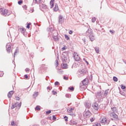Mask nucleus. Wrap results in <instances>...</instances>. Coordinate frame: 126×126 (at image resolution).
Instances as JSON below:
<instances>
[{
    "label": "nucleus",
    "instance_id": "obj_1",
    "mask_svg": "<svg viewBox=\"0 0 126 126\" xmlns=\"http://www.w3.org/2000/svg\"><path fill=\"white\" fill-rule=\"evenodd\" d=\"M104 91H100L95 94L96 97L97 98L98 102L102 101L103 98H104Z\"/></svg>",
    "mask_w": 126,
    "mask_h": 126
},
{
    "label": "nucleus",
    "instance_id": "obj_2",
    "mask_svg": "<svg viewBox=\"0 0 126 126\" xmlns=\"http://www.w3.org/2000/svg\"><path fill=\"white\" fill-rule=\"evenodd\" d=\"M88 84V79H85L82 81V84H80V90L81 91H84L85 90V86Z\"/></svg>",
    "mask_w": 126,
    "mask_h": 126
},
{
    "label": "nucleus",
    "instance_id": "obj_3",
    "mask_svg": "<svg viewBox=\"0 0 126 126\" xmlns=\"http://www.w3.org/2000/svg\"><path fill=\"white\" fill-rule=\"evenodd\" d=\"M87 72V71H86V70L85 69H81L79 70L78 71V77H82V76H84V75L86 74Z\"/></svg>",
    "mask_w": 126,
    "mask_h": 126
},
{
    "label": "nucleus",
    "instance_id": "obj_4",
    "mask_svg": "<svg viewBox=\"0 0 126 126\" xmlns=\"http://www.w3.org/2000/svg\"><path fill=\"white\" fill-rule=\"evenodd\" d=\"M52 36H53V38L54 41L57 42V41L59 40V37H58V32H57V31H53L52 32H50L49 34H52Z\"/></svg>",
    "mask_w": 126,
    "mask_h": 126
},
{
    "label": "nucleus",
    "instance_id": "obj_5",
    "mask_svg": "<svg viewBox=\"0 0 126 126\" xmlns=\"http://www.w3.org/2000/svg\"><path fill=\"white\" fill-rule=\"evenodd\" d=\"M0 13L3 16H8L10 13H8V10L5 9H0Z\"/></svg>",
    "mask_w": 126,
    "mask_h": 126
},
{
    "label": "nucleus",
    "instance_id": "obj_6",
    "mask_svg": "<svg viewBox=\"0 0 126 126\" xmlns=\"http://www.w3.org/2000/svg\"><path fill=\"white\" fill-rule=\"evenodd\" d=\"M100 123L101 125H108L110 124V120H108L106 118H103L100 121Z\"/></svg>",
    "mask_w": 126,
    "mask_h": 126
},
{
    "label": "nucleus",
    "instance_id": "obj_7",
    "mask_svg": "<svg viewBox=\"0 0 126 126\" xmlns=\"http://www.w3.org/2000/svg\"><path fill=\"white\" fill-rule=\"evenodd\" d=\"M93 34V31L92 29L89 28L85 33L86 36H90V35Z\"/></svg>",
    "mask_w": 126,
    "mask_h": 126
},
{
    "label": "nucleus",
    "instance_id": "obj_8",
    "mask_svg": "<svg viewBox=\"0 0 126 126\" xmlns=\"http://www.w3.org/2000/svg\"><path fill=\"white\" fill-rule=\"evenodd\" d=\"M74 59L76 62H79L80 61V57L76 53H74Z\"/></svg>",
    "mask_w": 126,
    "mask_h": 126
},
{
    "label": "nucleus",
    "instance_id": "obj_9",
    "mask_svg": "<svg viewBox=\"0 0 126 126\" xmlns=\"http://www.w3.org/2000/svg\"><path fill=\"white\" fill-rule=\"evenodd\" d=\"M91 116V112L89 111H86L84 114V118H90Z\"/></svg>",
    "mask_w": 126,
    "mask_h": 126
},
{
    "label": "nucleus",
    "instance_id": "obj_10",
    "mask_svg": "<svg viewBox=\"0 0 126 126\" xmlns=\"http://www.w3.org/2000/svg\"><path fill=\"white\" fill-rule=\"evenodd\" d=\"M58 22L61 24H63V23L64 22V19L63 18V16H59Z\"/></svg>",
    "mask_w": 126,
    "mask_h": 126
},
{
    "label": "nucleus",
    "instance_id": "obj_11",
    "mask_svg": "<svg viewBox=\"0 0 126 126\" xmlns=\"http://www.w3.org/2000/svg\"><path fill=\"white\" fill-rule=\"evenodd\" d=\"M6 51L9 54L11 52V45L9 44H7L6 46Z\"/></svg>",
    "mask_w": 126,
    "mask_h": 126
},
{
    "label": "nucleus",
    "instance_id": "obj_12",
    "mask_svg": "<svg viewBox=\"0 0 126 126\" xmlns=\"http://www.w3.org/2000/svg\"><path fill=\"white\" fill-rule=\"evenodd\" d=\"M92 106L95 111H98L99 109V107L98 106V103H97V102L93 104Z\"/></svg>",
    "mask_w": 126,
    "mask_h": 126
},
{
    "label": "nucleus",
    "instance_id": "obj_13",
    "mask_svg": "<svg viewBox=\"0 0 126 126\" xmlns=\"http://www.w3.org/2000/svg\"><path fill=\"white\" fill-rule=\"evenodd\" d=\"M90 40L91 42H93V41H94L95 40V35H94V33L92 34L90 36H89Z\"/></svg>",
    "mask_w": 126,
    "mask_h": 126
},
{
    "label": "nucleus",
    "instance_id": "obj_14",
    "mask_svg": "<svg viewBox=\"0 0 126 126\" xmlns=\"http://www.w3.org/2000/svg\"><path fill=\"white\" fill-rule=\"evenodd\" d=\"M110 117H112L114 119H118V118L117 115L116 114V113H115V112L112 113L111 114H110Z\"/></svg>",
    "mask_w": 126,
    "mask_h": 126
},
{
    "label": "nucleus",
    "instance_id": "obj_15",
    "mask_svg": "<svg viewBox=\"0 0 126 126\" xmlns=\"http://www.w3.org/2000/svg\"><path fill=\"white\" fill-rule=\"evenodd\" d=\"M14 93V92H13V91H10L7 94V96L9 98H10L11 97V96H12V95H13V94Z\"/></svg>",
    "mask_w": 126,
    "mask_h": 126
},
{
    "label": "nucleus",
    "instance_id": "obj_16",
    "mask_svg": "<svg viewBox=\"0 0 126 126\" xmlns=\"http://www.w3.org/2000/svg\"><path fill=\"white\" fill-rule=\"evenodd\" d=\"M19 30L21 33H22V34H24V33H25V32L26 31V30H25V29L23 28H20L19 29Z\"/></svg>",
    "mask_w": 126,
    "mask_h": 126
},
{
    "label": "nucleus",
    "instance_id": "obj_17",
    "mask_svg": "<svg viewBox=\"0 0 126 126\" xmlns=\"http://www.w3.org/2000/svg\"><path fill=\"white\" fill-rule=\"evenodd\" d=\"M109 94V90H107L105 91L104 93H103V97L105 98L107 95Z\"/></svg>",
    "mask_w": 126,
    "mask_h": 126
},
{
    "label": "nucleus",
    "instance_id": "obj_18",
    "mask_svg": "<svg viewBox=\"0 0 126 126\" xmlns=\"http://www.w3.org/2000/svg\"><path fill=\"white\" fill-rule=\"evenodd\" d=\"M55 0H51L50 2V4L51 5V8H53L54 7V2Z\"/></svg>",
    "mask_w": 126,
    "mask_h": 126
},
{
    "label": "nucleus",
    "instance_id": "obj_19",
    "mask_svg": "<svg viewBox=\"0 0 126 126\" xmlns=\"http://www.w3.org/2000/svg\"><path fill=\"white\" fill-rule=\"evenodd\" d=\"M54 11H58L59 10V6L57 4H55V7L54 8Z\"/></svg>",
    "mask_w": 126,
    "mask_h": 126
},
{
    "label": "nucleus",
    "instance_id": "obj_20",
    "mask_svg": "<svg viewBox=\"0 0 126 126\" xmlns=\"http://www.w3.org/2000/svg\"><path fill=\"white\" fill-rule=\"evenodd\" d=\"M39 95V93L38 92H35L33 94V98H36L37 96Z\"/></svg>",
    "mask_w": 126,
    "mask_h": 126
},
{
    "label": "nucleus",
    "instance_id": "obj_21",
    "mask_svg": "<svg viewBox=\"0 0 126 126\" xmlns=\"http://www.w3.org/2000/svg\"><path fill=\"white\" fill-rule=\"evenodd\" d=\"M15 104H16V105H15L16 107H17L18 108H20V107H21V104H22L21 101L19 103H18V102H16Z\"/></svg>",
    "mask_w": 126,
    "mask_h": 126
},
{
    "label": "nucleus",
    "instance_id": "obj_22",
    "mask_svg": "<svg viewBox=\"0 0 126 126\" xmlns=\"http://www.w3.org/2000/svg\"><path fill=\"white\" fill-rule=\"evenodd\" d=\"M94 50L97 54H99V47H95Z\"/></svg>",
    "mask_w": 126,
    "mask_h": 126
},
{
    "label": "nucleus",
    "instance_id": "obj_23",
    "mask_svg": "<svg viewBox=\"0 0 126 126\" xmlns=\"http://www.w3.org/2000/svg\"><path fill=\"white\" fill-rule=\"evenodd\" d=\"M35 110H37V111H40L41 110V108H40V106L37 105L36 107L35 108Z\"/></svg>",
    "mask_w": 126,
    "mask_h": 126
},
{
    "label": "nucleus",
    "instance_id": "obj_24",
    "mask_svg": "<svg viewBox=\"0 0 126 126\" xmlns=\"http://www.w3.org/2000/svg\"><path fill=\"white\" fill-rule=\"evenodd\" d=\"M16 104L12 103V106L11 107V109L12 110L14 109V108H16Z\"/></svg>",
    "mask_w": 126,
    "mask_h": 126
},
{
    "label": "nucleus",
    "instance_id": "obj_25",
    "mask_svg": "<svg viewBox=\"0 0 126 126\" xmlns=\"http://www.w3.org/2000/svg\"><path fill=\"white\" fill-rule=\"evenodd\" d=\"M18 48H17L15 50V52L14 53V58H15V55L16 54H17V53H18Z\"/></svg>",
    "mask_w": 126,
    "mask_h": 126
},
{
    "label": "nucleus",
    "instance_id": "obj_26",
    "mask_svg": "<svg viewBox=\"0 0 126 126\" xmlns=\"http://www.w3.org/2000/svg\"><path fill=\"white\" fill-rule=\"evenodd\" d=\"M113 81H115V82H117V81H118V78H117L116 76H114Z\"/></svg>",
    "mask_w": 126,
    "mask_h": 126
},
{
    "label": "nucleus",
    "instance_id": "obj_27",
    "mask_svg": "<svg viewBox=\"0 0 126 126\" xmlns=\"http://www.w3.org/2000/svg\"><path fill=\"white\" fill-rule=\"evenodd\" d=\"M66 66H67V64H65L64 63H63V64L62 65V67H63V68H66Z\"/></svg>",
    "mask_w": 126,
    "mask_h": 126
},
{
    "label": "nucleus",
    "instance_id": "obj_28",
    "mask_svg": "<svg viewBox=\"0 0 126 126\" xmlns=\"http://www.w3.org/2000/svg\"><path fill=\"white\" fill-rule=\"evenodd\" d=\"M68 89H69V90H70V91H73V90H74V87H70L68 88Z\"/></svg>",
    "mask_w": 126,
    "mask_h": 126
},
{
    "label": "nucleus",
    "instance_id": "obj_29",
    "mask_svg": "<svg viewBox=\"0 0 126 126\" xmlns=\"http://www.w3.org/2000/svg\"><path fill=\"white\" fill-rule=\"evenodd\" d=\"M113 113H115L116 112V111H117V108H116L115 107L112 108H111Z\"/></svg>",
    "mask_w": 126,
    "mask_h": 126
},
{
    "label": "nucleus",
    "instance_id": "obj_30",
    "mask_svg": "<svg viewBox=\"0 0 126 126\" xmlns=\"http://www.w3.org/2000/svg\"><path fill=\"white\" fill-rule=\"evenodd\" d=\"M95 21H96L95 17H94L92 19V22H93V23H94V22H95Z\"/></svg>",
    "mask_w": 126,
    "mask_h": 126
},
{
    "label": "nucleus",
    "instance_id": "obj_31",
    "mask_svg": "<svg viewBox=\"0 0 126 126\" xmlns=\"http://www.w3.org/2000/svg\"><path fill=\"white\" fill-rule=\"evenodd\" d=\"M86 108H88V109H89V108H90V107H91V104H87L86 105Z\"/></svg>",
    "mask_w": 126,
    "mask_h": 126
},
{
    "label": "nucleus",
    "instance_id": "obj_32",
    "mask_svg": "<svg viewBox=\"0 0 126 126\" xmlns=\"http://www.w3.org/2000/svg\"><path fill=\"white\" fill-rule=\"evenodd\" d=\"M30 25H31V23H29L27 24V28H28V29H30Z\"/></svg>",
    "mask_w": 126,
    "mask_h": 126
},
{
    "label": "nucleus",
    "instance_id": "obj_33",
    "mask_svg": "<svg viewBox=\"0 0 126 126\" xmlns=\"http://www.w3.org/2000/svg\"><path fill=\"white\" fill-rule=\"evenodd\" d=\"M18 3L19 5L22 4V3H23V1H22V0H20L18 1Z\"/></svg>",
    "mask_w": 126,
    "mask_h": 126
},
{
    "label": "nucleus",
    "instance_id": "obj_34",
    "mask_svg": "<svg viewBox=\"0 0 126 126\" xmlns=\"http://www.w3.org/2000/svg\"><path fill=\"white\" fill-rule=\"evenodd\" d=\"M121 89H123V90L126 89V86H124L123 85H121Z\"/></svg>",
    "mask_w": 126,
    "mask_h": 126
},
{
    "label": "nucleus",
    "instance_id": "obj_35",
    "mask_svg": "<svg viewBox=\"0 0 126 126\" xmlns=\"http://www.w3.org/2000/svg\"><path fill=\"white\" fill-rule=\"evenodd\" d=\"M41 0H35V1L36 2V3H37V4H39V3L41 2Z\"/></svg>",
    "mask_w": 126,
    "mask_h": 126
},
{
    "label": "nucleus",
    "instance_id": "obj_36",
    "mask_svg": "<svg viewBox=\"0 0 126 126\" xmlns=\"http://www.w3.org/2000/svg\"><path fill=\"white\" fill-rule=\"evenodd\" d=\"M52 113V111L51 110L47 111L46 114L47 115H50Z\"/></svg>",
    "mask_w": 126,
    "mask_h": 126
},
{
    "label": "nucleus",
    "instance_id": "obj_37",
    "mask_svg": "<svg viewBox=\"0 0 126 126\" xmlns=\"http://www.w3.org/2000/svg\"><path fill=\"white\" fill-rule=\"evenodd\" d=\"M3 72L2 71H0V77H2V76H3Z\"/></svg>",
    "mask_w": 126,
    "mask_h": 126
},
{
    "label": "nucleus",
    "instance_id": "obj_38",
    "mask_svg": "<svg viewBox=\"0 0 126 126\" xmlns=\"http://www.w3.org/2000/svg\"><path fill=\"white\" fill-rule=\"evenodd\" d=\"M25 71H26V72H29V71H30V69H29V68H27L26 69H25Z\"/></svg>",
    "mask_w": 126,
    "mask_h": 126
},
{
    "label": "nucleus",
    "instance_id": "obj_39",
    "mask_svg": "<svg viewBox=\"0 0 126 126\" xmlns=\"http://www.w3.org/2000/svg\"><path fill=\"white\" fill-rule=\"evenodd\" d=\"M52 93H53V95H57V94H58V93H57V92H56L55 91H53Z\"/></svg>",
    "mask_w": 126,
    "mask_h": 126
},
{
    "label": "nucleus",
    "instance_id": "obj_40",
    "mask_svg": "<svg viewBox=\"0 0 126 126\" xmlns=\"http://www.w3.org/2000/svg\"><path fill=\"white\" fill-rule=\"evenodd\" d=\"M93 126H101V124L99 123H95V125Z\"/></svg>",
    "mask_w": 126,
    "mask_h": 126
},
{
    "label": "nucleus",
    "instance_id": "obj_41",
    "mask_svg": "<svg viewBox=\"0 0 126 126\" xmlns=\"http://www.w3.org/2000/svg\"><path fill=\"white\" fill-rule=\"evenodd\" d=\"M56 64H55V65L56 66H58V65H59V61H58V60H56Z\"/></svg>",
    "mask_w": 126,
    "mask_h": 126
},
{
    "label": "nucleus",
    "instance_id": "obj_42",
    "mask_svg": "<svg viewBox=\"0 0 126 126\" xmlns=\"http://www.w3.org/2000/svg\"><path fill=\"white\" fill-rule=\"evenodd\" d=\"M65 38L66 40H69V37H68V35H65Z\"/></svg>",
    "mask_w": 126,
    "mask_h": 126
},
{
    "label": "nucleus",
    "instance_id": "obj_43",
    "mask_svg": "<svg viewBox=\"0 0 126 126\" xmlns=\"http://www.w3.org/2000/svg\"><path fill=\"white\" fill-rule=\"evenodd\" d=\"M42 125H45V123L46 122H45V120H42L41 122Z\"/></svg>",
    "mask_w": 126,
    "mask_h": 126
},
{
    "label": "nucleus",
    "instance_id": "obj_44",
    "mask_svg": "<svg viewBox=\"0 0 126 126\" xmlns=\"http://www.w3.org/2000/svg\"><path fill=\"white\" fill-rule=\"evenodd\" d=\"M95 120V118H91L90 119V121H91V122H94V120Z\"/></svg>",
    "mask_w": 126,
    "mask_h": 126
},
{
    "label": "nucleus",
    "instance_id": "obj_45",
    "mask_svg": "<svg viewBox=\"0 0 126 126\" xmlns=\"http://www.w3.org/2000/svg\"><path fill=\"white\" fill-rule=\"evenodd\" d=\"M15 98H16V100H17V101H19V100H20V97L18 96H15Z\"/></svg>",
    "mask_w": 126,
    "mask_h": 126
},
{
    "label": "nucleus",
    "instance_id": "obj_46",
    "mask_svg": "<svg viewBox=\"0 0 126 126\" xmlns=\"http://www.w3.org/2000/svg\"><path fill=\"white\" fill-rule=\"evenodd\" d=\"M42 7L43 8L46 9V8H47V5H45L43 4V5H42Z\"/></svg>",
    "mask_w": 126,
    "mask_h": 126
},
{
    "label": "nucleus",
    "instance_id": "obj_47",
    "mask_svg": "<svg viewBox=\"0 0 126 126\" xmlns=\"http://www.w3.org/2000/svg\"><path fill=\"white\" fill-rule=\"evenodd\" d=\"M59 84H60V83L58 81H56L55 83V86H57V85H59Z\"/></svg>",
    "mask_w": 126,
    "mask_h": 126
},
{
    "label": "nucleus",
    "instance_id": "obj_48",
    "mask_svg": "<svg viewBox=\"0 0 126 126\" xmlns=\"http://www.w3.org/2000/svg\"><path fill=\"white\" fill-rule=\"evenodd\" d=\"M52 118H53V120H57V117H56L55 115H53Z\"/></svg>",
    "mask_w": 126,
    "mask_h": 126
},
{
    "label": "nucleus",
    "instance_id": "obj_49",
    "mask_svg": "<svg viewBox=\"0 0 126 126\" xmlns=\"http://www.w3.org/2000/svg\"><path fill=\"white\" fill-rule=\"evenodd\" d=\"M64 119H65V121L66 122H67V119H68L67 117L64 116Z\"/></svg>",
    "mask_w": 126,
    "mask_h": 126
},
{
    "label": "nucleus",
    "instance_id": "obj_50",
    "mask_svg": "<svg viewBox=\"0 0 126 126\" xmlns=\"http://www.w3.org/2000/svg\"><path fill=\"white\" fill-rule=\"evenodd\" d=\"M66 60H67V59H66V57H64V58L62 59V61H63V62H64Z\"/></svg>",
    "mask_w": 126,
    "mask_h": 126
},
{
    "label": "nucleus",
    "instance_id": "obj_51",
    "mask_svg": "<svg viewBox=\"0 0 126 126\" xmlns=\"http://www.w3.org/2000/svg\"><path fill=\"white\" fill-rule=\"evenodd\" d=\"M73 32L72 31L70 30L69 31V34H70V35H71V34H72Z\"/></svg>",
    "mask_w": 126,
    "mask_h": 126
},
{
    "label": "nucleus",
    "instance_id": "obj_52",
    "mask_svg": "<svg viewBox=\"0 0 126 126\" xmlns=\"http://www.w3.org/2000/svg\"><path fill=\"white\" fill-rule=\"evenodd\" d=\"M65 97H66V98H69V95L68 94H66Z\"/></svg>",
    "mask_w": 126,
    "mask_h": 126
},
{
    "label": "nucleus",
    "instance_id": "obj_53",
    "mask_svg": "<svg viewBox=\"0 0 126 126\" xmlns=\"http://www.w3.org/2000/svg\"><path fill=\"white\" fill-rule=\"evenodd\" d=\"M11 126H14V121L11 122Z\"/></svg>",
    "mask_w": 126,
    "mask_h": 126
},
{
    "label": "nucleus",
    "instance_id": "obj_54",
    "mask_svg": "<svg viewBox=\"0 0 126 126\" xmlns=\"http://www.w3.org/2000/svg\"><path fill=\"white\" fill-rule=\"evenodd\" d=\"M24 76H25L26 79H27V78H28V75H27V74L25 75Z\"/></svg>",
    "mask_w": 126,
    "mask_h": 126
},
{
    "label": "nucleus",
    "instance_id": "obj_55",
    "mask_svg": "<svg viewBox=\"0 0 126 126\" xmlns=\"http://www.w3.org/2000/svg\"><path fill=\"white\" fill-rule=\"evenodd\" d=\"M120 94H121V95H123V96H125V95H126V94H125V93H121L120 92Z\"/></svg>",
    "mask_w": 126,
    "mask_h": 126
},
{
    "label": "nucleus",
    "instance_id": "obj_56",
    "mask_svg": "<svg viewBox=\"0 0 126 126\" xmlns=\"http://www.w3.org/2000/svg\"><path fill=\"white\" fill-rule=\"evenodd\" d=\"M67 112H68V113H71V110H70V109H67Z\"/></svg>",
    "mask_w": 126,
    "mask_h": 126
},
{
    "label": "nucleus",
    "instance_id": "obj_57",
    "mask_svg": "<svg viewBox=\"0 0 126 126\" xmlns=\"http://www.w3.org/2000/svg\"><path fill=\"white\" fill-rule=\"evenodd\" d=\"M47 90L49 89V90L50 91H51V88H50V87H48L47 88Z\"/></svg>",
    "mask_w": 126,
    "mask_h": 126
},
{
    "label": "nucleus",
    "instance_id": "obj_58",
    "mask_svg": "<svg viewBox=\"0 0 126 126\" xmlns=\"http://www.w3.org/2000/svg\"><path fill=\"white\" fill-rule=\"evenodd\" d=\"M62 50H63V51L65 50V47H63Z\"/></svg>",
    "mask_w": 126,
    "mask_h": 126
},
{
    "label": "nucleus",
    "instance_id": "obj_59",
    "mask_svg": "<svg viewBox=\"0 0 126 126\" xmlns=\"http://www.w3.org/2000/svg\"><path fill=\"white\" fill-rule=\"evenodd\" d=\"M74 110V108H71L70 109V110H71V111H73Z\"/></svg>",
    "mask_w": 126,
    "mask_h": 126
},
{
    "label": "nucleus",
    "instance_id": "obj_60",
    "mask_svg": "<svg viewBox=\"0 0 126 126\" xmlns=\"http://www.w3.org/2000/svg\"><path fill=\"white\" fill-rule=\"evenodd\" d=\"M85 62H86L87 64H89V63H88V62H87V61L85 60Z\"/></svg>",
    "mask_w": 126,
    "mask_h": 126
},
{
    "label": "nucleus",
    "instance_id": "obj_61",
    "mask_svg": "<svg viewBox=\"0 0 126 126\" xmlns=\"http://www.w3.org/2000/svg\"><path fill=\"white\" fill-rule=\"evenodd\" d=\"M82 40L84 42V43H85V42H86L85 38H83Z\"/></svg>",
    "mask_w": 126,
    "mask_h": 126
},
{
    "label": "nucleus",
    "instance_id": "obj_62",
    "mask_svg": "<svg viewBox=\"0 0 126 126\" xmlns=\"http://www.w3.org/2000/svg\"><path fill=\"white\" fill-rule=\"evenodd\" d=\"M109 32H110V33H114V32H113V31H112V30H110V31H109Z\"/></svg>",
    "mask_w": 126,
    "mask_h": 126
},
{
    "label": "nucleus",
    "instance_id": "obj_63",
    "mask_svg": "<svg viewBox=\"0 0 126 126\" xmlns=\"http://www.w3.org/2000/svg\"><path fill=\"white\" fill-rule=\"evenodd\" d=\"M124 63H125L126 64V61H124Z\"/></svg>",
    "mask_w": 126,
    "mask_h": 126
},
{
    "label": "nucleus",
    "instance_id": "obj_64",
    "mask_svg": "<svg viewBox=\"0 0 126 126\" xmlns=\"http://www.w3.org/2000/svg\"><path fill=\"white\" fill-rule=\"evenodd\" d=\"M73 124H75V122L73 121Z\"/></svg>",
    "mask_w": 126,
    "mask_h": 126
}]
</instances>
